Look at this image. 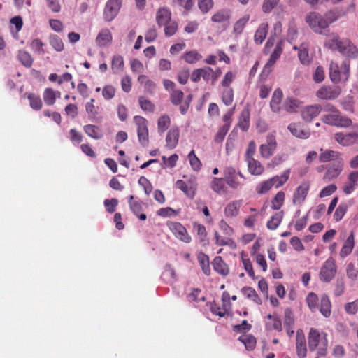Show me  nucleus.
<instances>
[{"mask_svg": "<svg viewBox=\"0 0 358 358\" xmlns=\"http://www.w3.org/2000/svg\"><path fill=\"white\" fill-rule=\"evenodd\" d=\"M18 59L26 67H30L32 65L33 59L31 56L26 51H20L18 53Z\"/></svg>", "mask_w": 358, "mask_h": 358, "instance_id": "obj_62", "label": "nucleus"}, {"mask_svg": "<svg viewBox=\"0 0 358 358\" xmlns=\"http://www.w3.org/2000/svg\"><path fill=\"white\" fill-rule=\"evenodd\" d=\"M238 126L243 131H246L248 129L250 126V114L248 110H244L241 112Z\"/></svg>", "mask_w": 358, "mask_h": 358, "instance_id": "obj_47", "label": "nucleus"}, {"mask_svg": "<svg viewBox=\"0 0 358 358\" xmlns=\"http://www.w3.org/2000/svg\"><path fill=\"white\" fill-rule=\"evenodd\" d=\"M188 159L191 167L194 171H199L201 169L202 164L200 159L197 157L194 150H192L188 155Z\"/></svg>", "mask_w": 358, "mask_h": 358, "instance_id": "obj_58", "label": "nucleus"}, {"mask_svg": "<svg viewBox=\"0 0 358 358\" xmlns=\"http://www.w3.org/2000/svg\"><path fill=\"white\" fill-rule=\"evenodd\" d=\"M166 225L176 239L184 243H190L192 242V236L182 223L168 221Z\"/></svg>", "mask_w": 358, "mask_h": 358, "instance_id": "obj_5", "label": "nucleus"}, {"mask_svg": "<svg viewBox=\"0 0 358 358\" xmlns=\"http://www.w3.org/2000/svg\"><path fill=\"white\" fill-rule=\"evenodd\" d=\"M171 120L167 115H162L157 122L158 131L160 133L164 132L170 126Z\"/></svg>", "mask_w": 358, "mask_h": 358, "instance_id": "obj_59", "label": "nucleus"}, {"mask_svg": "<svg viewBox=\"0 0 358 358\" xmlns=\"http://www.w3.org/2000/svg\"><path fill=\"white\" fill-rule=\"evenodd\" d=\"M112 34L108 29H101L96 36V42L100 47H105L112 42Z\"/></svg>", "mask_w": 358, "mask_h": 358, "instance_id": "obj_32", "label": "nucleus"}, {"mask_svg": "<svg viewBox=\"0 0 358 358\" xmlns=\"http://www.w3.org/2000/svg\"><path fill=\"white\" fill-rule=\"evenodd\" d=\"M60 96L61 92L57 90H54L51 87L45 88L43 94L44 102L48 106H52L55 104L56 99L57 98H60Z\"/></svg>", "mask_w": 358, "mask_h": 358, "instance_id": "obj_30", "label": "nucleus"}, {"mask_svg": "<svg viewBox=\"0 0 358 358\" xmlns=\"http://www.w3.org/2000/svg\"><path fill=\"white\" fill-rule=\"evenodd\" d=\"M49 43L50 45L57 52L64 50V43L62 38L57 35H52L50 36Z\"/></svg>", "mask_w": 358, "mask_h": 358, "instance_id": "obj_56", "label": "nucleus"}, {"mask_svg": "<svg viewBox=\"0 0 358 358\" xmlns=\"http://www.w3.org/2000/svg\"><path fill=\"white\" fill-rule=\"evenodd\" d=\"M27 99L29 101L30 106L35 110H39L42 108V101L38 95L34 93H29L27 95Z\"/></svg>", "mask_w": 358, "mask_h": 358, "instance_id": "obj_53", "label": "nucleus"}, {"mask_svg": "<svg viewBox=\"0 0 358 358\" xmlns=\"http://www.w3.org/2000/svg\"><path fill=\"white\" fill-rule=\"evenodd\" d=\"M340 157V154L332 150H324L320 149V155L319 159L321 162H328L331 160L338 159Z\"/></svg>", "mask_w": 358, "mask_h": 358, "instance_id": "obj_37", "label": "nucleus"}, {"mask_svg": "<svg viewBox=\"0 0 358 358\" xmlns=\"http://www.w3.org/2000/svg\"><path fill=\"white\" fill-rule=\"evenodd\" d=\"M122 6V0H108L103 10V17L106 21H112L118 14Z\"/></svg>", "mask_w": 358, "mask_h": 358, "instance_id": "obj_12", "label": "nucleus"}, {"mask_svg": "<svg viewBox=\"0 0 358 358\" xmlns=\"http://www.w3.org/2000/svg\"><path fill=\"white\" fill-rule=\"evenodd\" d=\"M306 22L310 28L316 34H325L329 31L327 22L324 20L323 16L317 12H310L305 17Z\"/></svg>", "mask_w": 358, "mask_h": 358, "instance_id": "obj_4", "label": "nucleus"}, {"mask_svg": "<svg viewBox=\"0 0 358 358\" xmlns=\"http://www.w3.org/2000/svg\"><path fill=\"white\" fill-rule=\"evenodd\" d=\"M176 186L181 190L188 198L193 199L196 194V184L195 178H191L187 183L182 180H178L176 182Z\"/></svg>", "mask_w": 358, "mask_h": 358, "instance_id": "obj_14", "label": "nucleus"}, {"mask_svg": "<svg viewBox=\"0 0 358 358\" xmlns=\"http://www.w3.org/2000/svg\"><path fill=\"white\" fill-rule=\"evenodd\" d=\"M223 173L224 180L232 189H237L242 185L238 180V177L243 179L245 178L241 172L236 171V169L231 166L225 167Z\"/></svg>", "mask_w": 358, "mask_h": 358, "instance_id": "obj_8", "label": "nucleus"}, {"mask_svg": "<svg viewBox=\"0 0 358 358\" xmlns=\"http://www.w3.org/2000/svg\"><path fill=\"white\" fill-rule=\"evenodd\" d=\"M322 110V107L319 104L307 106L301 110V117L306 122H311Z\"/></svg>", "mask_w": 358, "mask_h": 358, "instance_id": "obj_17", "label": "nucleus"}, {"mask_svg": "<svg viewBox=\"0 0 358 358\" xmlns=\"http://www.w3.org/2000/svg\"><path fill=\"white\" fill-rule=\"evenodd\" d=\"M197 259L204 274L209 275L210 274V267L208 256L203 252H200L197 255Z\"/></svg>", "mask_w": 358, "mask_h": 358, "instance_id": "obj_43", "label": "nucleus"}, {"mask_svg": "<svg viewBox=\"0 0 358 358\" xmlns=\"http://www.w3.org/2000/svg\"><path fill=\"white\" fill-rule=\"evenodd\" d=\"M83 130L87 136L96 140L101 139L103 136L101 129L94 124L85 125Z\"/></svg>", "mask_w": 358, "mask_h": 358, "instance_id": "obj_36", "label": "nucleus"}, {"mask_svg": "<svg viewBox=\"0 0 358 358\" xmlns=\"http://www.w3.org/2000/svg\"><path fill=\"white\" fill-rule=\"evenodd\" d=\"M308 344L310 352L317 350L318 356H325L328 348L327 334L315 328H310L308 334Z\"/></svg>", "mask_w": 358, "mask_h": 358, "instance_id": "obj_2", "label": "nucleus"}, {"mask_svg": "<svg viewBox=\"0 0 358 358\" xmlns=\"http://www.w3.org/2000/svg\"><path fill=\"white\" fill-rule=\"evenodd\" d=\"M280 0H264L262 10L264 13H271L279 3Z\"/></svg>", "mask_w": 358, "mask_h": 358, "instance_id": "obj_63", "label": "nucleus"}, {"mask_svg": "<svg viewBox=\"0 0 358 358\" xmlns=\"http://www.w3.org/2000/svg\"><path fill=\"white\" fill-rule=\"evenodd\" d=\"M215 244L218 246L228 245L231 249L236 248V242L231 238H224L218 232L215 233Z\"/></svg>", "mask_w": 358, "mask_h": 358, "instance_id": "obj_46", "label": "nucleus"}, {"mask_svg": "<svg viewBox=\"0 0 358 358\" xmlns=\"http://www.w3.org/2000/svg\"><path fill=\"white\" fill-rule=\"evenodd\" d=\"M341 93V88L336 85H322L316 92V96L322 100H334Z\"/></svg>", "mask_w": 358, "mask_h": 358, "instance_id": "obj_10", "label": "nucleus"}, {"mask_svg": "<svg viewBox=\"0 0 358 358\" xmlns=\"http://www.w3.org/2000/svg\"><path fill=\"white\" fill-rule=\"evenodd\" d=\"M248 164V170L251 175L260 176L264 172V167L261 162L255 158H250L246 160Z\"/></svg>", "mask_w": 358, "mask_h": 358, "instance_id": "obj_28", "label": "nucleus"}, {"mask_svg": "<svg viewBox=\"0 0 358 358\" xmlns=\"http://www.w3.org/2000/svg\"><path fill=\"white\" fill-rule=\"evenodd\" d=\"M128 203L132 213H134L141 220H146V215L141 213L143 205V203L141 201L134 200V196L130 195L128 199Z\"/></svg>", "mask_w": 358, "mask_h": 358, "instance_id": "obj_22", "label": "nucleus"}, {"mask_svg": "<svg viewBox=\"0 0 358 358\" xmlns=\"http://www.w3.org/2000/svg\"><path fill=\"white\" fill-rule=\"evenodd\" d=\"M294 49L299 50L298 57L303 64H308L310 62L308 44L302 43L299 48L296 46H294Z\"/></svg>", "mask_w": 358, "mask_h": 358, "instance_id": "obj_40", "label": "nucleus"}, {"mask_svg": "<svg viewBox=\"0 0 358 358\" xmlns=\"http://www.w3.org/2000/svg\"><path fill=\"white\" fill-rule=\"evenodd\" d=\"M287 129L294 136L301 139H307L310 136V129H304L303 126L299 122L289 124Z\"/></svg>", "mask_w": 358, "mask_h": 358, "instance_id": "obj_16", "label": "nucleus"}, {"mask_svg": "<svg viewBox=\"0 0 358 358\" xmlns=\"http://www.w3.org/2000/svg\"><path fill=\"white\" fill-rule=\"evenodd\" d=\"M310 189V184L308 182H302L295 190L293 194L292 202L294 205L301 206L306 200L308 191Z\"/></svg>", "mask_w": 358, "mask_h": 358, "instance_id": "obj_15", "label": "nucleus"}, {"mask_svg": "<svg viewBox=\"0 0 358 358\" xmlns=\"http://www.w3.org/2000/svg\"><path fill=\"white\" fill-rule=\"evenodd\" d=\"M162 27H164V34L166 37H171L173 36L178 29V22L173 20H171L170 22H167Z\"/></svg>", "mask_w": 358, "mask_h": 358, "instance_id": "obj_50", "label": "nucleus"}, {"mask_svg": "<svg viewBox=\"0 0 358 358\" xmlns=\"http://www.w3.org/2000/svg\"><path fill=\"white\" fill-rule=\"evenodd\" d=\"M343 169V164L341 162L332 164L327 170L323 176L325 182H329L332 179L337 178Z\"/></svg>", "mask_w": 358, "mask_h": 358, "instance_id": "obj_24", "label": "nucleus"}, {"mask_svg": "<svg viewBox=\"0 0 358 358\" xmlns=\"http://www.w3.org/2000/svg\"><path fill=\"white\" fill-rule=\"evenodd\" d=\"M224 180L222 178H213L210 182V188L213 191L217 194H221L225 187Z\"/></svg>", "mask_w": 358, "mask_h": 358, "instance_id": "obj_52", "label": "nucleus"}, {"mask_svg": "<svg viewBox=\"0 0 358 358\" xmlns=\"http://www.w3.org/2000/svg\"><path fill=\"white\" fill-rule=\"evenodd\" d=\"M296 352L298 358H306L307 356L306 339L301 329H299L296 333Z\"/></svg>", "mask_w": 358, "mask_h": 358, "instance_id": "obj_13", "label": "nucleus"}, {"mask_svg": "<svg viewBox=\"0 0 358 358\" xmlns=\"http://www.w3.org/2000/svg\"><path fill=\"white\" fill-rule=\"evenodd\" d=\"M355 247V236L354 232L352 231L349 236L345 240L343 245L342 246L339 255L341 258H345L349 255Z\"/></svg>", "mask_w": 358, "mask_h": 358, "instance_id": "obj_31", "label": "nucleus"}, {"mask_svg": "<svg viewBox=\"0 0 358 358\" xmlns=\"http://www.w3.org/2000/svg\"><path fill=\"white\" fill-rule=\"evenodd\" d=\"M350 73V62L349 59H344L341 66L337 62L331 61L329 64V78L334 84L341 81H348Z\"/></svg>", "mask_w": 358, "mask_h": 358, "instance_id": "obj_3", "label": "nucleus"}, {"mask_svg": "<svg viewBox=\"0 0 358 358\" xmlns=\"http://www.w3.org/2000/svg\"><path fill=\"white\" fill-rule=\"evenodd\" d=\"M290 171L286 170L283 172L281 176H275L271 178L269 180L271 181V184L273 187L275 188H279L282 186L289 179Z\"/></svg>", "mask_w": 358, "mask_h": 358, "instance_id": "obj_41", "label": "nucleus"}, {"mask_svg": "<svg viewBox=\"0 0 358 358\" xmlns=\"http://www.w3.org/2000/svg\"><path fill=\"white\" fill-rule=\"evenodd\" d=\"M268 23L265 22L259 24L254 36V41L256 44H262L266 38L268 31Z\"/></svg>", "mask_w": 358, "mask_h": 358, "instance_id": "obj_33", "label": "nucleus"}, {"mask_svg": "<svg viewBox=\"0 0 358 358\" xmlns=\"http://www.w3.org/2000/svg\"><path fill=\"white\" fill-rule=\"evenodd\" d=\"M302 102L292 96L287 97L283 103L282 108L289 113H296L301 108Z\"/></svg>", "mask_w": 358, "mask_h": 358, "instance_id": "obj_25", "label": "nucleus"}, {"mask_svg": "<svg viewBox=\"0 0 358 358\" xmlns=\"http://www.w3.org/2000/svg\"><path fill=\"white\" fill-rule=\"evenodd\" d=\"M324 47L332 50L338 51L347 59L358 57V49L357 46L348 38H341L336 33L328 35L324 41Z\"/></svg>", "mask_w": 358, "mask_h": 358, "instance_id": "obj_1", "label": "nucleus"}, {"mask_svg": "<svg viewBox=\"0 0 358 358\" xmlns=\"http://www.w3.org/2000/svg\"><path fill=\"white\" fill-rule=\"evenodd\" d=\"M282 97L283 93L282 90L280 88L275 89L270 101V108L273 113H280L282 109H283L282 106H280Z\"/></svg>", "mask_w": 358, "mask_h": 358, "instance_id": "obj_20", "label": "nucleus"}, {"mask_svg": "<svg viewBox=\"0 0 358 358\" xmlns=\"http://www.w3.org/2000/svg\"><path fill=\"white\" fill-rule=\"evenodd\" d=\"M156 22L159 27H162L167 22H170L171 19V12L167 7H160L156 12Z\"/></svg>", "mask_w": 358, "mask_h": 358, "instance_id": "obj_23", "label": "nucleus"}, {"mask_svg": "<svg viewBox=\"0 0 358 358\" xmlns=\"http://www.w3.org/2000/svg\"><path fill=\"white\" fill-rule=\"evenodd\" d=\"M250 20V15L246 14L236 21L234 25L233 33L238 36L243 31V29Z\"/></svg>", "mask_w": 358, "mask_h": 358, "instance_id": "obj_45", "label": "nucleus"}, {"mask_svg": "<svg viewBox=\"0 0 358 358\" xmlns=\"http://www.w3.org/2000/svg\"><path fill=\"white\" fill-rule=\"evenodd\" d=\"M319 310L324 317H330L331 314V303L329 297L327 294H322L321 296Z\"/></svg>", "mask_w": 358, "mask_h": 358, "instance_id": "obj_34", "label": "nucleus"}, {"mask_svg": "<svg viewBox=\"0 0 358 358\" xmlns=\"http://www.w3.org/2000/svg\"><path fill=\"white\" fill-rule=\"evenodd\" d=\"M213 266L214 270L222 276H227L229 273V268L227 264L220 256H217L214 258Z\"/></svg>", "mask_w": 358, "mask_h": 358, "instance_id": "obj_29", "label": "nucleus"}, {"mask_svg": "<svg viewBox=\"0 0 358 358\" xmlns=\"http://www.w3.org/2000/svg\"><path fill=\"white\" fill-rule=\"evenodd\" d=\"M241 293L248 299L252 300L257 305L262 304V299L257 294L255 289L250 287H244L241 289Z\"/></svg>", "mask_w": 358, "mask_h": 358, "instance_id": "obj_39", "label": "nucleus"}, {"mask_svg": "<svg viewBox=\"0 0 358 358\" xmlns=\"http://www.w3.org/2000/svg\"><path fill=\"white\" fill-rule=\"evenodd\" d=\"M277 148V141L275 135L269 134L266 136V143L259 147L261 156L265 159H268L275 152Z\"/></svg>", "mask_w": 358, "mask_h": 358, "instance_id": "obj_11", "label": "nucleus"}, {"mask_svg": "<svg viewBox=\"0 0 358 358\" xmlns=\"http://www.w3.org/2000/svg\"><path fill=\"white\" fill-rule=\"evenodd\" d=\"M231 17V11L229 9L217 10L211 17V20L215 23H228Z\"/></svg>", "mask_w": 358, "mask_h": 358, "instance_id": "obj_35", "label": "nucleus"}, {"mask_svg": "<svg viewBox=\"0 0 358 358\" xmlns=\"http://www.w3.org/2000/svg\"><path fill=\"white\" fill-rule=\"evenodd\" d=\"M337 272V266L332 258L327 259L322 266L320 271L321 281L329 282L334 278Z\"/></svg>", "mask_w": 358, "mask_h": 358, "instance_id": "obj_9", "label": "nucleus"}, {"mask_svg": "<svg viewBox=\"0 0 358 358\" xmlns=\"http://www.w3.org/2000/svg\"><path fill=\"white\" fill-rule=\"evenodd\" d=\"M307 305L312 312H315L318 308V296L314 292L308 294L306 299Z\"/></svg>", "mask_w": 358, "mask_h": 358, "instance_id": "obj_55", "label": "nucleus"}, {"mask_svg": "<svg viewBox=\"0 0 358 358\" xmlns=\"http://www.w3.org/2000/svg\"><path fill=\"white\" fill-rule=\"evenodd\" d=\"M134 121L137 126V134L138 141L143 147L148 146L149 143V132L148 129V121L140 115L134 117Z\"/></svg>", "mask_w": 358, "mask_h": 358, "instance_id": "obj_6", "label": "nucleus"}, {"mask_svg": "<svg viewBox=\"0 0 358 358\" xmlns=\"http://www.w3.org/2000/svg\"><path fill=\"white\" fill-rule=\"evenodd\" d=\"M335 140L341 145L348 146L358 141V134L355 132L343 134L336 133L334 136Z\"/></svg>", "mask_w": 358, "mask_h": 358, "instance_id": "obj_21", "label": "nucleus"}, {"mask_svg": "<svg viewBox=\"0 0 358 358\" xmlns=\"http://www.w3.org/2000/svg\"><path fill=\"white\" fill-rule=\"evenodd\" d=\"M349 205L347 203H341L338 205L334 214V218L336 222L342 220L345 215Z\"/></svg>", "mask_w": 358, "mask_h": 358, "instance_id": "obj_57", "label": "nucleus"}, {"mask_svg": "<svg viewBox=\"0 0 358 358\" xmlns=\"http://www.w3.org/2000/svg\"><path fill=\"white\" fill-rule=\"evenodd\" d=\"M94 99H91L90 101L85 104V110L90 120H94L98 115V111L94 104Z\"/></svg>", "mask_w": 358, "mask_h": 358, "instance_id": "obj_61", "label": "nucleus"}, {"mask_svg": "<svg viewBox=\"0 0 358 358\" xmlns=\"http://www.w3.org/2000/svg\"><path fill=\"white\" fill-rule=\"evenodd\" d=\"M241 205L242 200H235L229 202L224 208V215L227 217H236L239 214Z\"/></svg>", "mask_w": 358, "mask_h": 358, "instance_id": "obj_27", "label": "nucleus"}, {"mask_svg": "<svg viewBox=\"0 0 358 358\" xmlns=\"http://www.w3.org/2000/svg\"><path fill=\"white\" fill-rule=\"evenodd\" d=\"M193 228L196 231V234L200 243L205 245L208 243L206 227L201 223L194 222Z\"/></svg>", "mask_w": 358, "mask_h": 358, "instance_id": "obj_42", "label": "nucleus"}, {"mask_svg": "<svg viewBox=\"0 0 358 358\" xmlns=\"http://www.w3.org/2000/svg\"><path fill=\"white\" fill-rule=\"evenodd\" d=\"M180 137V131L177 127H173L169 129L166 137V146L171 149L176 147Z\"/></svg>", "mask_w": 358, "mask_h": 358, "instance_id": "obj_26", "label": "nucleus"}, {"mask_svg": "<svg viewBox=\"0 0 358 358\" xmlns=\"http://www.w3.org/2000/svg\"><path fill=\"white\" fill-rule=\"evenodd\" d=\"M322 121L325 124L336 127H348L352 124L351 120L343 117L339 110H334V113L323 115Z\"/></svg>", "mask_w": 358, "mask_h": 358, "instance_id": "obj_7", "label": "nucleus"}, {"mask_svg": "<svg viewBox=\"0 0 358 358\" xmlns=\"http://www.w3.org/2000/svg\"><path fill=\"white\" fill-rule=\"evenodd\" d=\"M242 263L243 264V267L245 271L248 273V275L252 279L255 278V272L253 270L252 264L249 258L247 257L246 255H244L243 252L241 254Z\"/></svg>", "mask_w": 358, "mask_h": 358, "instance_id": "obj_54", "label": "nucleus"}, {"mask_svg": "<svg viewBox=\"0 0 358 358\" xmlns=\"http://www.w3.org/2000/svg\"><path fill=\"white\" fill-rule=\"evenodd\" d=\"M285 194L284 192H278L271 200V208L278 210L280 209L285 201Z\"/></svg>", "mask_w": 358, "mask_h": 358, "instance_id": "obj_48", "label": "nucleus"}, {"mask_svg": "<svg viewBox=\"0 0 358 358\" xmlns=\"http://www.w3.org/2000/svg\"><path fill=\"white\" fill-rule=\"evenodd\" d=\"M282 52V42H278L274 50L271 53L270 58L267 63L265 64L264 67L263 72L269 73L272 71V67L275 64L277 60L280 58L281 54Z\"/></svg>", "mask_w": 358, "mask_h": 358, "instance_id": "obj_18", "label": "nucleus"}, {"mask_svg": "<svg viewBox=\"0 0 358 358\" xmlns=\"http://www.w3.org/2000/svg\"><path fill=\"white\" fill-rule=\"evenodd\" d=\"M266 328L268 330H276L279 332L282 331V321L279 317H275L271 322L266 323Z\"/></svg>", "mask_w": 358, "mask_h": 358, "instance_id": "obj_64", "label": "nucleus"}, {"mask_svg": "<svg viewBox=\"0 0 358 358\" xmlns=\"http://www.w3.org/2000/svg\"><path fill=\"white\" fill-rule=\"evenodd\" d=\"M358 187V171L351 172L344 182L342 190L345 194H350Z\"/></svg>", "mask_w": 358, "mask_h": 358, "instance_id": "obj_19", "label": "nucleus"}, {"mask_svg": "<svg viewBox=\"0 0 358 358\" xmlns=\"http://www.w3.org/2000/svg\"><path fill=\"white\" fill-rule=\"evenodd\" d=\"M222 101L226 106H230L234 101V90L231 87H224L222 92Z\"/></svg>", "mask_w": 358, "mask_h": 358, "instance_id": "obj_51", "label": "nucleus"}, {"mask_svg": "<svg viewBox=\"0 0 358 358\" xmlns=\"http://www.w3.org/2000/svg\"><path fill=\"white\" fill-rule=\"evenodd\" d=\"M202 56L196 50H191L182 55V59L188 64H195L201 59Z\"/></svg>", "mask_w": 358, "mask_h": 358, "instance_id": "obj_49", "label": "nucleus"}, {"mask_svg": "<svg viewBox=\"0 0 358 358\" xmlns=\"http://www.w3.org/2000/svg\"><path fill=\"white\" fill-rule=\"evenodd\" d=\"M295 320L293 312L290 308H285L284 311V327H294Z\"/></svg>", "mask_w": 358, "mask_h": 358, "instance_id": "obj_60", "label": "nucleus"}, {"mask_svg": "<svg viewBox=\"0 0 358 358\" xmlns=\"http://www.w3.org/2000/svg\"><path fill=\"white\" fill-rule=\"evenodd\" d=\"M238 341L245 347L247 350H252L257 344L256 338L251 334H243L238 337Z\"/></svg>", "mask_w": 358, "mask_h": 358, "instance_id": "obj_38", "label": "nucleus"}, {"mask_svg": "<svg viewBox=\"0 0 358 358\" xmlns=\"http://www.w3.org/2000/svg\"><path fill=\"white\" fill-rule=\"evenodd\" d=\"M284 217V212L280 211L273 215L267 222L266 227L270 230L276 229L282 222Z\"/></svg>", "mask_w": 358, "mask_h": 358, "instance_id": "obj_44", "label": "nucleus"}]
</instances>
